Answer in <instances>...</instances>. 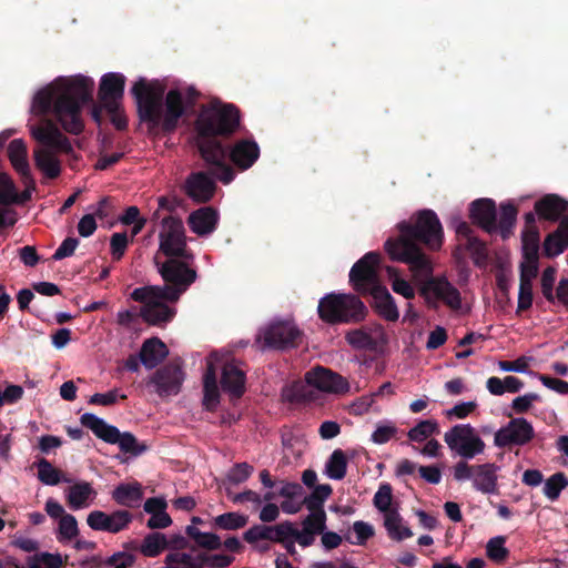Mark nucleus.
I'll return each instance as SVG.
<instances>
[{
    "instance_id": "19",
    "label": "nucleus",
    "mask_w": 568,
    "mask_h": 568,
    "mask_svg": "<svg viewBox=\"0 0 568 568\" xmlns=\"http://www.w3.org/2000/svg\"><path fill=\"white\" fill-rule=\"evenodd\" d=\"M125 77L122 73L110 72L101 78L98 98L105 111H114L124 94Z\"/></svg>"
},
{
    "instance_id": "27",
    "label": "nucleus",
    "mask_w": 568,
    "mask_h": 568,
    "mask_svg": "<svg viewBox=\"0 0 568 568\" xmlns=\"http://www.w3.org/2000/svg\"><path fill=\"white\" fill-rule=\"evenodd\" d=\"M466 251L470 254L473 263L483 268L488 263V248L487 244L479 240L477 236L468 239L466 242L459 243L453 252V256L457 262L464 260L463 252Z\"/></svg>"
},
{
    "instance_id": "15",
    "label": "nucleus",
    "mask_w": 568,
    "mask_h": 568,
    "mask_svg": "<svg viewBox=\"0 0 568 568\" xmlns=\"http://www.w3.org/2000/svg\"><path fill=\"white\" fill-rule=\"evenodd\" d=\"M135 290L131 293V298L142 303L140 315L144 322L150 325L161 326L173 320L176 314L175 308L168 306L164 297H154L152 294H145L143 300L134 297Z\"/></svg>"
},
{
    "instance_id": "12",
    "label": "nucleus",
    "mask_w": 568,
    "mask_h": 568,
    "mask_svg": "<svg viewBox=\"0 0 568 568\" xmlns=\"http://www.w3.org/2000/svg\"><path fill=\"white\" fill-rule=\"evenodd\" d=\"M164 230L160 233V251L169 258L192 260L193 254L187 250L185 231L182 220L169 215L162 221Z\"/></svg>"
},
{
    "instance_id": "56",
    "label": "nucleus",
    "mask_w": 568,
    "mask_h": 568,
    "mask_svg": "<svg viewBox=\"0 0 568 568\" xmlns=\"http://www.w3.org/2000/svg\"><path fill=\"white\" fill-rule=\"evenodd\" d=\"M254 468L247 463L235 464L227 473V480L234 485H239L248 479Z\"/></svg>"
},
{
    "instance_id": "49",
    "label": "nucleus",
    "mask_w": 568,
    "mask_h": 568,
    "mask_svg": "<svg viewBox=\"0 0 568 568\" xmlns=\"http://www.w3.org/2000/svg\"><path fill=\"white\" fill-rule=\"evenodd\" d=\"M506 538L497 536L487 542L486 551L487 556L495 561H503L508 556V549L505 547Z\"/></svg>"
},
{
    "instance_id": "31",
    "label": "nucleus",
    "mask_w": 568,
    "mask_h": 568,
    "mask_svg": "<svg viewBox=\"0 0 568 568\" xmlns=\"http://www.w3.org/2000/svg\"><path fill=\"white\" fill-rule=\"evenodd\" d=\"M97 493L88 481H81L72 485L67 495L68 505L77 510L88 506V499L95 496Z\"/></svg>"
},
{
    "instance_id": "2",
    "label": "nucleus",
    "mask_w": 568,
    "mask_h": 568,
    "mask_svg": "<svg viewBox=\"0 0 568 568\" xmlns=\"http://www.w3.org/2000/svg\"><path fill=\"white\" fill-rule=\"evenodd\" d=\"M397 236L384 243L389 258L405 263L410 272L434 273L430 257L422 245L430 251H439L444 243V230L437 214L430 209L417 211L410 219L397 223Z\"/></svg>"
},
{
    "instance_id": "41",
    "label": "nucleus",
    "mask_w": 568,
    "mask_h": 568,
    "mask_svg": "<svg viewBox=\"0 0 568 568\" xmlns=\"http://www.w3.org/2000/svg\"><path fill=\"white\" fill-rule=\"evenodd\" d=\"M387 275L390 281L392 290L405 297L406 300H413L415 297V290L412 284L405 278L400 277L397 268L393 266L386 267Z\"/></svg>"
},
{
    "instance_id": "5",
    "label": "nucleus",
    "mask_w": 568,
    "mask_h": 568,
    "mask_svg": "<svg viewBox=\"0 0 568 568\" xmlns=\"http://www.w3.org/2000/svg\"><path fill=\"white\" fill-rule=\"evenodd\" d=\"M159 273L165 284L138 287L134 297L143 300L145 294H152L154 297H164L166 302L175 303L197 278L196 271L189 267L187 261L182 258H168L159 265Z\"/></svg>"
},
{
    "instance_id": "23",
    "label": "nucleus",
    "mask_w": 568,
    "mask_h": 568,
    "mask_svg": "<svg viewBox=\"0 0 568 568\" xmlns=\"http://www.w3.org/2000/svg\"><path fill=\"white\" fill-rule=\"evenodd\" d=\"M368 294L372 295V306L379 316L389 322H396L398 320L399 312L397 305L385 286H375Z\"/></svg>"
},
{
    "instance_id": "14",
    "label": "nucleus",
    "mask_w": 568,
    "mask_h": 568,
    "mask_svg": "<svg viewBox=\"0 0 568 568\" xmlns=\"http://www.w3.org/2000/svg\"><path fill=\"white\" fill-rule=\"evenodd\" d=\"M535 437L530 422L524 417L511 418L508 424L499 428L494 436V444L499 448L525 446Z\"/></svg>"
},
{
    "instance_id": "37",
    "label": "nucleus",
    "mask_w": 568,
    "mask_h": 568,
    "mask_svg": "<svg viewBox=\"0 0 568 568\" xmlns=\"http://www.w3.org/2000/svg\"><path fill=\"white\" fill-rule=\"evenodd\" d=\"M346 342L355 349L376 351L377 341L366 331L362 328L352 329L345 335Z\"/></svg>"
},
{
    "instance_id": "6",
    "label": "nucleus",
    "mask_w": 568,
    "mask_h": 568,
    "mask_svg": "<svg viewBox=\"0 0 568 568\" xmlns=\"http://www.w3.org/2000/svg\"><path fill=\"white\" fill-rule=\"evenodd\" d=\"M30 132L37 142L44 145L33 151L36 166L49 179H57L61 165L51 150L69 154L73 151L71 142L51 120H45L44 125L31 126Z\"/></svg>"
},
{
    "instance_id": "48",
    "label": "nucleus",
    "mask_w": 568,
    "mask_h": 568,
    "mask_svg": "<svg viewBox=\"0 0 568 568\" xmlns=\"http://www.w3.org/2000/svg\"><path fill=\"white\" fill-rule=\"evenodd\" d=\"M567 247L566 240L557 231L548 234L544 242V252L547 257L557 256Z\"/></svg>"
},
{
    "instance_id": "10",
    "label": "nucleus",
    "mask_w": 568,
    "mask_h": 568,
    "mask_svg": "<svg viewBox=\"0 0 568 568\" xmlns=\"http://www.w3.org/2000/svg\"><path fill=\"white\" fill-rule=\"evenodd\" d=\"M303 331L294 322L277 321L260 332L257 342H263V349L288 351L297 348L303 343Z\"/></svg>"
},
{
    "instance_id": "38",
    "label": "nucleus",
    "mask_w": 568,
    "mask_h": 568,
    "mask_svg": "<svg viewBox=\"0 0 568 568\" xmlns=\"http://www.w3.org/2000/svg\"><path fill=\"white\" fill-rule=\"evenodd\" d=\"M185 532L199 547L206 550H217L222 547L221 538L216 534L202 532L195 526H187Z\"/></svg>"
},
{
    "instance_id": "50",
    "label": "nucleus",
    "mask_w": 568,
    "mask_h": 568,
    "mask_svg": "<svg viewBox=\"0 0 568 568\" xmlns=\"http://www.w3.org/2000/svg\"><path fill=\"white\" fill-rule=\"evenodd\" d=\"M59 535L58 538L60 541L71 540L79 535L78 521L73 515H65L59 521Z\"/></svg>"
},
{
    "instance_id": "62",
    "label": "nucleus",
    "mask_w": 568,
    "mask_h": 568,
    "mask_svg": "<svg viewBox=\"0 0 568 568\" xmlns=\"http://www.w3.org/2000/svg\"><path fill=\"white\" fill-rule=\"evenodd\" d=\"M78 245H79L78 239L67 237L65 240H63V242L60 244V246L55 250V252L52 255V258L54 261H60L65 257L72 256L74 254V251Z\"/></svg>"
},
{
    "instance_id": "7",
    "label": "nucleus",
    "mask_w": 568,
    "mask_h": 568,
    "mask_svg": "<svg viewBox=\"0 0 568 568\" xmlns=\"http://www.w3.org/2000/svg\"><path fill=\"white\" fill-rule=\"evenodd\" d=\"M317 314L329 325L358 324L366 318L368 310L355 294L332 292L320 300Z\"/></svg>"
},
{
    "instance_id": "34",
    "label": "nucleus",
    "mask_w": 568,
    "mask_h": 568,
    "mask_svg": "<svg viewBox=\"0 0 568 568\" xmlns=\"http://www.w3.org/2000/svg\"><path fill=\"white\" fill-rule=\"evenodd\" d=\"M33 466L38 469V479L44 485L55 486L62 480L70 481L69 479L62 478L61 470L54 468L45 458H40L33 463Z\"/></svg>"
},
{
    "instance_id": "11",
    "label": "nucleus",
    "mask_w": 568,
    "mask_h": 568,
    "mask_svg": "<svg viewBox=\"0 0 568 568\" xmlns=\"http://www.w3.org/2000/svg\"><path fill=\"white\" fill-rule=\"evenodd\" d=\"M444 440L452 452L464 459H473L486 448L485 442L470 424L454 425L445 433Z\"/></svg>"
},
{
    "instance_id": "53",
    "label": "nucleus",
    "mask_w": 568,
    "mask_h": 568,
    "mask_svg": "<svg viewBox=\"0 0 568 568\" xmlns=\"http://www.w3.org/2000/svg\"><path fill=\"white\" fill-rule=\"evenodd\" d=\"M16 184L12 179L2 173L0 174V204L11 205L16 200Z\"/></svg>"
},
{
    "instance_id": "60",
    "label": "nucleus",
    "mask_w": 568,
    "mask_h": 568,
    "mask_svg": "<svg viewBox=\"0 0 568 568\" xmlns=\"http://www.w3.org/2000/svg\"><path fill=\"white\" fill-rule=\"evenodd\" d=\"M134 561V555L126 551H118L104 560V566L112 568H130Z\"/></svg>"
},
{
    "instance_id": "28",
    "label": "nucleus",
    "mask_w": 568,
    "mask_h": 568,
    "mask_svg": "<svg viewBox=\"0 0 568 568\" xmlns=\"http://www.w3.org/2000/svg\"><path fill=\"white\" fill-rule=\"evenodd\" d=\"M245 373L233 363H226L222 369L221 386L225 393L240 398L245 393Z\"/></svg>"
},
{
    "instance_id": "17",
    "label": "nucleus",
    "mask_w": 568,
    "mask_h": 568,
    "mask_svg": "<svg viewBox=\"0 0 568 568\" xmlns=\"http://www.w3.org/2000/svg\"><path fill=\"white\" fill-rule=\"evenodd\" d=\"M184 374L178 364H168L155 371L150 383H152L156 393L163 396L176 395L182 386Z\"/></svg>"
},
{
    "instance_id": "51",
    "label": "nucleus",
    "mask_w": 568,
    "mask_h": 568,
    "mask_svg": "<svg viewBox=\"0 0 568 568\" xmlns=\"http://www.w3.org/2000/svg\"><path fill=\"white\" fill-rule=\"evenodd\" d=\"M392 486L389 484H382L377 490V493L374 496V506L385 515L388 511H393L394 509H390L392 504Z\"/></svg>"
},
{
    "instance_id": "30",
    "label": "nucleus",
    "mask_w": 568,
    "mask_h": 568,
    "mask_svg": "<svg viewBox=\"0 0 568 568\" xmlns=\"http://www.w3.org/2000/svg\"><path fill=\"white\" fill-rule=\"evenodd\" d=\"M143 498L142 486L140 483L120 484L112 491V499L124 507H136Z\"/></svg>"
},
{
    "instance_id": "29",
    "label": "nucleus",
    "mask_w": 568,
    "mask_h": 568,
    "mask_svg": "<svg viewBox=\"0 0 568 568\" xmlns=\"http://www.w3.org/2000/svg\"><path fill=\"white\" fill-rule=\"evenodd\" d=\"M169 355L166 345L159 337H151L143 342L139 357L141 363L152 369L162 363Z\"/></svg>"
},
{
    "instance_id": "42",
    "label": "nucleus",
    "mask_w": 568,
    "mask_h": 568,
    "mask_svg": "<svg viewBox=\"0 0 568 568\" xmlns=\"http://www.w3.org/2000/svg\"><path fill=\"white\" fill-rule=\"evenodd\" d=\"M539 241V231L531 230L521 232L523 255L528 262L538 261Z\"/></svg>"
},
{
    "instance_id": "24",
    "label": "nucleus",
    "mask_w": 568,
    "mask_h": 568,
    "mask_svg": "<svg viewBox=\"0 0 568 568\" xmlns=\"http://www.w3.org/2000/svg\"><path fill=\"white\" fill-rule=\"evenodd\" d=\"M535 211L539 219L557 222L568 212V201L557 194H547L535 203Z\"/></svg>"
},
{
    "instance_id": "32",
    "label": "nucleus",
    "mask_w": 568,
    "mask_h": 568,
    "mask_svg": "<svg viewBox=\"0 0 568 568\" xmlns=\"http://www.w3.org/2000/svg\"><path fill=\"white\" fill-rule=\"evenodd\" d=\"M384 526L393 540L402 541L413 536L410 528L402 525V517L397 510L388 511L385 515Z\"/></svg>"
},
{
    "instance_id": "40",
    "label": "nucleus",
    "mask_w": 568,
    "mask_h": 568,
    "mask_svg": "<svg viewBox=\"0 0 568 568\" xmlns=\"http://www.w3.org/2000/svg\"><path fill=\"white\" fill-rule=\"evenodd\" d=\"M517 214L518 210L514 204H500V219L497 225V230H500L503 239L509 237V235L513 233V227L515 226Z\"/></svg>"
},
{
    "instance_id": "54",
    "label": "nucleus",
    "mask_w": 568,
    "mask_h": 568,
    "mask_svg": "<svg viewBox=\"0 0 568 568\" xmlns=\"http://www.w3.org/2000/svg\"><path fill=\"white\" fill-rule=\"evenodd\" d=\"M556 281V270L552 266H548L541 274V293L549 303H555L554 284Z\"/></svg>"
},
{
    "instance_id": "22",
    "label": "nucleus",
    "mask_w": 568,
    "mask_h": 568,
    "mask_svg": "<svg viewBox=\"0 0 568 568\" xmlns=\"http://www.w3.org/2000/svg\"><path fill=\"white\" fill-rule=\"evenodd\" d=\"M219 212L212 206H203L193 211L187 217V224L193 233L204 236L213 233L219 223Z\"/></svg>"
},
{
    "instance_id": "55",
    "label": "nucleus",
    "mask_w": 568,
    "mask_h": 568,
    "mask_svg": "<svg viewBox=\"0 0 568 568\" xmlns=\"http://www.w3.org/2000/svg\"><path fill=\"white\" fill-rule=\"evenodd\" d=\"M532 283H529L527 280L520 281L516 313L520 314L529 310L532 305Z\"/></svg>"
},
{
    "instance_id": "39",
    "label": "nucleus",
    "mask_w": 568,
    "mask_h": 568,
    "mask_svg": "<svg viewBox=\"0 0 568 568\" xmlns=\"http://www.w3.org/2000/svg\"><path fill=\"white\" fill-rule=\"evenodd\" d=\"M165 564H181L185 568H204L207 567L206 554H199L192 557L190 554L174 551L166 555Z\"/></svg>"
},
{
    "instance_id": "4",
    "label": "nucleus",
    "mask_w": 568,
    "mask_h": 568,
    "mask_svg": "<svg viewBox=\"0 0 568 568\" xmlns=\"http://www.w3.org/2000/svg\"><path fill=\"white\" fill-rule=\"evenodd\" d=\"M131 93L135 100L140 120L153 126L161 125L165 133L176 130L180 119L187 109L183 101V92L180 89H171L165 94L162 113L165 87L159 81L140 78L131 88Z\"/></svg>"
},
{
    "instance_id": "8",
    "label": "nucleus",
    "mask_w": 568,
    "mask_h": 568,
    "mask_svg": "<svg viewBox=\"0 0 568 568\" xmlns=\"http://www.w3.org/2000/svg\"><path fill=\"white\" fill-rule=\"evenodd\" d=\"M418 286L419 295L424 298L428 308L437 310L439 302L453 311L462 307L460 292L447 280L446 276H434L433 273L412 272Z\"/></svg>"
},
{
    "instance_id": "18",
    "label": "nucleus",
    "mask_w": 568,
    "mask_h": 568,
    "mask_svg": "<svg viewBox=\"0 0 568 568\" xmlns=\"http://www.w3.org/2000/svg\"><path fill=\"white\" fill-rule=\"evenodd\" d=\"M306 382L324 392L345 394L349 390L348 381L325 367H316L306 373Z\"/></svg>"
},
{
    "instance_id": "33",
    "label": "nucleus",
    "mask_w": 568,
    "mask_h": 568,
    "mask_svg": "<svg viewBox=\"0 0 568 568\" xmlns=\"http://www.w3.org/2000/svg\"><path fill=\"white\" fill-rule=\"evenodd\" d=\"M347 473V458L342 449H335L325 464V474L334 480H341Z\"/></svg>"
},
{
    "instance_id": "20",
    "label": "nucleus",
    "mask_w": 568,
    "mask_h": 568,
    "mask_svg": "<svg viewBox=\"0 0 568 568\" xmlns=\"http://www.w3.org/2000/svg\"><path fill=\"white\" fill-rule=\"evenodd\" d=\"M469 217L473 223L485 232L493 234L497 231L496 203L491 199H477L469 205Z\"/></svg>"
},
{
    "instance_id": "26",
    "label": "nucleus",
    "mask_w": 568,
    "mask_h": 568,
    "mask_svg": "<svg viewBox=\"0 0 568 568\" xmlns=\"http://www.w3.org/2000/svg\"><path fill=\"white\" fill-rule=\"evenodd\" d=\"M499 466L495 463H485L476 465L474 473L473 486L483 494H495L498 487L497 471Z\"/></svg>"
},
{
    "instance_id": "13",
    "label": "nucleus",
    "mask_w": 568,
    "mask_h": 568,
    "mask_svg": "<svg viewBox=\"0 0 568 568\" xmlns=\"http://www.w3.org/2000/svg\"><path fill=\"white\" fill-rule=\"evenodd\" d=\"M379 262V253L368 252L352 266L349 271V284L354 291L366 295L373 287L381 285L378 282Z\"/></svg>"
},
{
    "instance_id": "21",
    "label": "nucleus",
    "mask_w": 568,
    "mask_h": 568,
    "mask_svg": "<svg viewBox=\"0 0 568 568\" xmlns=\"http://www.w3.org/2000/svg\"><path fill=\"white\" fill-rule=\"evenodd\" d=\"M226 149V158L241 171L248 170L260 158V146L252 139H241L230 149Z\"/></svg>"
},
{
    "instance_id": "45",
    "label": "nucleus",
    "mask_w": 568,
    "mask_h": 568,
    "mask_svg": "<svg viewBox=\"0 0 568 568\" xmlns=\"http://www.w3.org/2000/svg\"><path fill=\"white\" fill-rule=\"evenodd\" d=\"M568 487V478L561 473H555L546 481L544 486V494L550 500H557L560 496L561 490Z\"/></svg>"
},
{
    "instance_id": "9",
    "label": "nucleus",
    "mask_w": 568,
    "mask_h": 568,
    "mask_svg": "<svg viewBox=\"0 0 568 568\" xmlns=\"http://www.w3.org/2000/svg\"><path fill=\"white\" fill-rule=\"evenodd\" d=\"M81 425L90 429L98 438L108 444H118L124 454L140 456L148 450V445L139 443L136 437L130 433H121L118 427L108 424L104 419L91 413H84L80 417Z\"/></svg>"
},
{
    "instance_id": "25",
    "label": "nucleus",
    "mask_w": 568,
    "mask_h": 568,
    "mask_svg": "<svg viewBox=\"0 0 568 568\" xmlns=\"http://www.w3.org/2000/svg\"><path fill=\"white\" fill-rule=\"evenodd\" d=\"M27 156L28 151L24 141L21 139L12 140L8 146V158L14 170L20 174L23 183L30 182L33 185V178Z\"/></svg>"
},
{
    "instance_id": "43",
    "label": "nucleus",
    "mask_w": 568,
    "mask_h": 568,
    "mask_svg": "<svg viewBox=\"0 0 568 568\" xmlns=\"http://www.w3.org/2000/svg\"><path fill=\"white\" fill-rule=\"evenodd\" d=\"M333 489L328 484L315 486L314 490L304 498V506L308 510H324L323 505L331 496Z\"/></svg>"
},
{
    "instance_id": "35",
    "label": "nucleus",
    "mask_w": 568,
    "mask_h": 568,
    "mask_svg": "<svg viewBox=\"0 0 568 568\" xmlns=\"http://www.w3.org/2000/svg\"><path fill=\"white\" fill-rule=\"evenodd\" d=\"M248 516L230 511L214 517L212 527L223 530H237L246 526Z\"/></svg>"
},
{
    "instance_id": "52",
    "label": "nucleus",
    "mask_w": 568,
    "mask_h": 568,
    "mask_svg": "<svg viewBox=\"0 0 568 568\" xmlns=\"http://www.w3.org/2000/svg\"><path fill=\"white\" fill-rule=\"evenodd\" d=\"M243 539L248 544H254L258 540L273 541V527L254 525L243 534Z\"/></svg>"
},
{
    "instance_id": "63",
    "label": "nucleus",
    "mask_w": 568,
    "mask_h": 568,
    "mask_svg": "<svg viewBox=\"0 0 568 568\" xmlns=\"http://www.w3.org/2000/svg\"><path fill=\"white\" fill-rule=\"evenodd\" d=\"M220 403V392L217 385L203 386V405L204 407L213 412Z\"/></svg>"
},
{
    "instance_id": "61",
    "label": "nucleus",
    "mask_w": 568,
    "mask_h": 568,
    "mask_svg": "<svg viewBox=\"0 0 568 568\" xmlns=\"http://www.w3.org/2000/svg\"><path fill=\"white\" fill-rule=\"evenodd\" d=\"M539 400H540V396L538 394L527 393L523 396H518V397L514 398L513 403H511V408L517 414H524L530 409L534 402H539Z\"/></svg>"
},
{
    "instance_id": "1",
    "label": "nucleus",
    "mask_w": 568,
    "mask_h": 568,
    "mask_svg": "<svg viewBox=\"0 0 568 568\" xmlns=\"http://www.w3.org/2000/svg\"><path fill=\"white\" fill-rule=\"evenodd\" d=\"M240 110L234 104L203 105L195 120V146L207 171L192 172L182 186L194 203L210 202L216 191L215 180L230 184L235 179L234 169L226 162V149L221 138L231 136L240 126Z\"/></svg>"
},
{
    "instance_id": "36",
    "label": "nucleus",
    "mask_w": 568,
    "mask_h": 568,
    "mask_svg": "<svg viewBox=\"0 0 568 568\" xmlns=\"http://www.w3.org/2000/svg\"><path fill=\"white\" fill-rule=\"evenodd\" d=\"M168 547L169 542L164 534L151 532L144 537L143 542L140 546V551L145 557L153 558L159 556Z\"/></svg>"
},
{
    "instance_id": "44",
    "label": "nucleus",
    "mask_w": 568,
    "mask_h": 568,
    "mask_svg": "<svg viewBox=\"0 0 568 568\" xmlns=\"http://www.w3.org/2000/svg\"><path fill=\"white\" fill-rule=\"evenodd\" d=\"M439 433V425L434 419L420 420L417 425L410 428L407 433L409 440L422 443L429 436Z\"/></svg>"
},
{
    "instance_id": "59",
    "label": "nucleus",
    "mask_w": 568,
    "mask_h": 568,
    "mask_svg": "<svg viewBox=\"0 0 568 568\" xmlns=\"http://www.w3.org/2000/svg\"><path fill=\"white\" fill-rule=\"evenodd\" d=\"M353 529L356 534V540H351L349 537L346 539L353 545H365L366 541L374 536V528L372 525L357 520L353 524Z\"/></svg>"
},
{
    "instance_id": "46",
    "label": "nucleus",
    "mask_w": 568,
    "mask_h": 568,
    "mask_svg": "<svg viewBox=\"0 0 568 568\" xmlns=\"http://www.w3.org/2000/svg\"><path fill=\"white\" fill-rule=\"evenodd\" d=\"M63 561L60 554L41 552L29 558L28 568H61Z\"/></svg>"
},
{
    "instance_id": "3",
    "label": "nucleus",
    "mask_w": 568,
    "mask_h": 568,
    "mask_svg": "<svg viewBox=\"0 0 568 568\" xmlns=\"http://www.w3.org/2000/svg\"><path fill=\"white\" fill-rule=\"evenodd\" d=\"M94 81L84 75L58 78L33 97L31 112L44 116L52 112L63 130L79 135L84 129V104L93 102Z\"/></svg>"
},
{
    "instance_id": "57",
    "label": "nucleus",
    "mask_w": 568,
    "mask_h": 568,
    "mask_svg": "<svg viewBox=\"0 0 568 568\" xmlns=\"http://www.w3.org/2000/svg\"><path fill=\"white\" fill-rule=\"evenodd\" d=\"M118 399H126L125 394H119L118 389H111L106 393H95L89 398V404L91 405H101V406H112Z\"/></svg>"
},
{
    "instance_id": "16",
    "label": "nucleus",
    "mask_w": 568,
    "mask_h": 568,
    "mask_svg": "<svg viewBox=\"0 0 568 568\" xmlns=\"http://www.w3.org/2000/svg\"><path fill=\"white\" fill-rule=\"evenodd\" d=\"M132 519L133 516L128 510H115L112 514L93 510L88 515L87 524L93 530L116 534L125 529Z\"/></svg>"
},
{
    "instance_id": "47",
    "label": "nucleus",
    "mask_w": 568,
    "mask_h": 568,
    "mask_svg": "<svg viewBox=\"0 0 568 568\" xmlns=\"http://www.w3.org/2000/svg\"><path fill=\"white\" fill-rule=\"evenodd\" d=\"M306 532L322 534L326 528L325 510H310V515L302 523Z\"/></svg>"
},
{
    "instance_id": "64",
    "label": "nucleus",
    "mask_w": 568,
    "mask_h": 568,
    "mask_svg": "<svg viewBox=\"0 0 568 568\" xmlns=\"http://www.w3.org/2000/svg\"><path fill=\"white\" fill-rule=\"evenodd\" d=\"M296 528L291 521H283L273 526V541L284 542L287 538H294Z\"/></svg>"
},
{
    "instance_id": "58",
    "label": "nucleus",
    "mask_w": 568,
    "mask_h": 568,
    "mask_svg": "<svg viewBox=\"0 0 568 568\" xmlns=\"http://www.w3.org/2000/svg\"><path fill=\"white\" fill-rule=\"evenodd\" d=\"M128 235L125 232L113 233L110 239L111 254L114 261H120L128 247Z\"/></svg>"
}]
</instances>
